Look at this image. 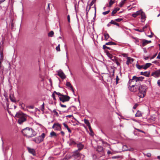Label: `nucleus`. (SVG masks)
Instances as JSON below:
<instances>
[{
	"label": "nucleus",
	"instance_id": "b1692460",
	"mask_svg": "<svg viewBox=\"0 0 160 160\" xmlns=\"http://www.w3.org/2000/svg\"><path fill=\"white\" fill-rule=\"evenodd\" d=\"M126 0H123L122 1L119 3V6L122 7L123 5L125 3Z\"/></svg>",
	"mask_w": 160,
	"mask_h": 160
},
{
	"label": "nucleus",
	"instance_id": "58836bf2",
	"mask_svg": "<svg viewBox=\"0 0 160 160\" xmlns=\"http://www.w3.org/2000/svg\"><path fill=\"white\" fill-rule=\"evenodd\" d=\"M103 48L104 49H105L106 48H107L109 50H110V48L109 47H107L106 46V44L105 45H104L103 46Z\"/></svg>",
	"mask_w": 160,
	"mask_h": 160
},
{
	"label": "nucleus",
	"instance_id": "a878e982",
	"mask_svg": "<svg viewBox=\"0 0 160 160\" xmlns=\"http://www.w3.org/2000/svg\"><path fill=\"white\" fill-rule=\"evenodd\" d=\"M116 43L112 42H110L106 43V45H116Z\"/></svg>",
	"mask_w": 160,
	"mask_h": 160
},
{
	"label": "nucleus",
	"instance_id": "4c0bfd02",
	"mask_svg": "<svg viewBox=\"0 0 160 160\" xmlns=\"http://www.w3.org/2000/svg\"><path fill=\"white\" fill-rule=\"evenodd\" d=\"M60 44H58V46L56 47V50L57 51H60Z\"/></svg>",
	"mask_w": 160,
	"mask_h": 160
},
{
	"label": "nucleus",
	"instance_id": "a18cd8bd",
	"mask_svg": "<svg viewBox=\"0 0 160 160\" xmlns=\"http://www.w3.org/2000/svg\"><path fill=\"white\" fill-rule=\"evenodd\" d=\"M117 12V11L114 10V9L112 12L111 15L112 16H113L114 14Z\"/></svg>",
	"mask_w": 160,
	"mask_h": 160
},
{
	"label": "nucleus",
	"instance_id": "2eb2a0df",
	"mask_svg": "<svg viewBox=\"0 0 160 160\" xmlns=\"http://www.w3.org/2000/svg\"><path fill=\"white\" fill-rule=\"evenodd\" d=\"M141 11V10L137 11L136 12H134L133 14H132V16L134 18H136L138 16V15H139L140 14Z\"/></svg>",
	"mask_w": 160,
	"mask_h": 160
},
{
	"label": "nucleus",
	"instance_id": "f3484780",
	"mask_svg": "<svg viewBox=\"0 0 160 160\" xmlns=\"http://www.w3.org/2000/svg\"><path fill=\"white\" fill-rule=\"evenodd\" d=\"M10 100L13 102H16V100L15 98L14 97L13 95H10L9 96Z\"/></svg>",
	"mask_w": 160,
	"mask_h": 160
},
{
	"label": "nucleus",
	"instance_id": "a19ab883",
	"mask_svg": "<svg viewBox=\"0 0 160 160\" xmlns=\"http://www.w3.org/2000/svg\"><path fill=\"white\" fill-rule=\"evenodd\" d=\"M110 12V10H109L107 11L103 12L102 14L104 15H106V14H108Z\"/></svg>",
	"mask_w": 160,
	"mask_h": 160
},
{
	"label": "nucleus",
	"instance_id": "ddd939ff",
	"mask_svg": "<svg viewBox=\"0 0 160 160\" xmlns=\"http://www.w3.org/2000/svg\"><path fill=\"white\" fill-rule=\"evenodd\" d=\"M133 61V59L130 57H128L127 58V61L126 62V64L129 65L130 63H131Z\"/></svg>",
	"mask_w": 160,
	"mask_h": 160
},
{
	"label": "nucleus",
	"instance_id": "ea45409f",
	"mask_svg": "<svg viewBox=\"0 0 160 160\" xmlns=\"http://www.w3.org/2000/svg\"><path fill=\"white\" fill-rule=\"evenodd\" d=\"M122 20L123 19L122 18H118L115 19V21L118 22H119Z\"/></svg>",
	"mask_w": 160,
	"mask_h": 160
},
{
	"label": "nucleus",
	"instance_id": "69168bd1",
	"mask_svg": "<svg viewBox=\"0 0 160 160\" xmlns=\"http://www.w3.org/2000/svg\"><path fill=\"white\" fill-rule=\"evenodd\" d=\"M156 55H157V54H154V55H153L151 57V59H152L154 58L156 56Z\"/></svg>",
	"mask_w": 160,
	"mask_h": 160
},
{
	"label": "nucleus",
	"instance_id": "f257e3e1",
	"mask_svg": "<svg viewBox=\"0 0 160 160\" xmlns=\"http://www.w3.org/2000/svg\"><path fill=\"white\" fill-rule=\"evenodd\" d=\"M144 78L143 77H137L136 76H133L132 79L130 80L128 83V86L129 87L130 90L132 92L137 91V89H136V88L135 89L134 88L135 86H137V85H135V84H133L131 86L130 85L132 84V82H133L134 81L136 82L140 81H142Z\"/></svg>",
	"mask_w": 160,
	"mask_h": 160
},
{
	"label": "nucleus",
	"instance_id": "9d476101",
	"mask_svg": "<svg viewBox=\"0 0 160 160\" xmlns=\"http://www.w3.org/2000/svg\"><path fill=\"white\" fill-rule=\"evenodd\" d=\"M77 147L78 149L77 150L79 151L82 149L84 147V145L82 144L81 142H79L77 144Z\"/></svg>",
	"mask_w": 160,
	"mask_h": 160
},
{
	"label": "nucleus",
	"instance_id": "aec40b11",
	"mask_svg": "<svg viewBox=\"0 0 160 160\" xmlns=\"http://www.w3.org/2000/svg\"><path fill=\"white\" fill-rule=\"evenodd\" d=\"M116 21H115V19L114 20H112L111 21V22H110V23H111V24L116 25L117 26L119 27V24L118 23L116 22Z\"/></svg>",
	"mask_w": 160,
	"mask_h": 160
},
{
	"label": "nucleus",
	"instance_id": "774afa93",
	"mask_svg": "<svg viewBox=\"0 0 160 160\" xmlns=\"http://www.w3.org/2000/svg\"><path fill=\"white\" fill-rule=\"evenodd\" d=\"M157 83L158 86H160V80H158V81Z\"/></svg>",
	"mask_w": 160,
	"mask_h": 160
},
{
	"label": "nucleus",
	"instance_id": "37998d69",
	"mask_svg": "<svg viewBox=\"0 0 160 160\" xmlns=\"http://www.w3.org/2000/svg\"><path fill=\"white\" fill-rule=\"evenodd\" d=\"M134 30L136 31H138L139 32H143V30H142V29L139 30L138 29H135Z\"/></svg>",
	"mask_w": 160,
	"mask_h": 160
},
{
	"label": "nucleus",
	"instance_id": "79ce46f5",
	"mask_svg": "<svg viewBox=\"0 0 160 160\" xmlns=\"http://www.w3.org/2000/svg\"><path fill=\"white\" fill-rule=\"evenodd\" d=\"M96 1V0H92V2H91V3L90 4V7H91V6H92L93 5V4Z\"/></svg>",
	"mask_w": 160,
	"mask_h": 160
},
{
	"label": "nucleus",
	"instance_id": "052dcab7",
	"mask_svg": "<svg viewBox=\"0 0 160 160\" xmlns=\"http://www.w3.org/2000/svg\"><path fill=\"white\" fill-rule=\"evenodd\" d=\"M93 7L94 8V10H95V16H96V6H95V4L94 5V6Z\"/></svg>",
	"mask_w": 160,
	"mask_h": 160
},
{
	"label": "nucleus",
	"instance_id": "864d4df0",
	"mask_svg": "<svg viewBox=\"0 0 160 160\" xmlns=\"http://www.w3.org/2000/svg\"><path fill=\"white\" fill-rule=\"evenodd\" d=\"M3 60H0V68H3L2 66V62Z\"/></svg>",
	"mask_w": 160,
	"mask_h": 160
},
{
	"label": "nucleus",
	"instance_id": "0e129e2a",
	"mask_svg": "<svg viewBox=\"0 0 160 160\" xmlns=\"http://www.w3.org/2000/svg\"><path fill=\"white\" fill-rule=\"evenodd\" d=\"M123 148H125V150H126V151L128 150V149H127V146H126V145L123 146Z\"/></svg>",
	"mask_w": 160,
	"mask_h": 160
},
{
	"label": "nucleus",
	"instance_id": "3c124183",
	"mask_svg": "<svg viewBox=\"0 0 160 160\" xmlns=\"http://www.w3.org/2000/svg\"><path fill=\"white\" fill-rule=\"evenodd\" d=\"M52 97L53 99L54 100H56V99L55 97V93H54V92H53V93L52 95Z\"/></svg>",
	"mask_w": 160,
	"mask_h": 160
},
{
	"label": "nucleus",
	"instance_id": "9b49d317",
	"mask_svg": "<svg viewBox=\"0 0 160 160\" xmlns=\"http://www.w3.org/2000/svg\"><path fill=\"white\" fill-rule=\"evenodd\" d=\"M27 149L30 153L32 154L33 156L36 155V152L35 149L33 148H31L29 147H28Z\"/></svg>",
	"mask_w": 160,
	"mask_h": 160
},
{
	"label": "nucleus",
	"instance_id": "473e14b6",
	"mask_svg": "<svg viewBox=\"0 0 160 160\" xmlns=\"http://www.w3.org/2000/svg\"><path fill=\"white\" fill-rule=\"evenodd\" d=\"M115 2L114 1L110 0L109 2V7H111L112 5Z\"/></svg>",
	"mask_w": 160,
	"mask_h": 160
},
{
	"label": "nucleus",
	"instance_id": "6e6d98bb",
	"mask_svg": "<svg viewBox=\"0 0 160 160\" xmlns=\"http://www.w3.org/2000/svg\"><path fill=\"white\" fill-rule=\"evenodd\" d=\"M138 105L137 104H135L133 106V108L134 109H135L137 108Z\"/></svg>",
	"mask_w": 160,
	"mask_h": 160
},
{
	"label": "nucleus",
	"instance_id": "393cba45",
	"mask_svg": "<svg viewBox=\"0 0 160 160\" xmlns=\"http://www.w3.org/2000/svg\"><path fill=\"white\" fill-rule=\"evenodd\" d=\"M51 112H53V113L54 114V115H56L57 117H58L59 116V114L56 111L55 109L53 110L52 111L51 110Z\"/></svg>",
	"mask_w": 160,
	"mask_h": 160
},
{
	"label": "nucleus",
	"instance_id": "6ab92c4d",
	"mask_svg": "<svg viewBox=\"0 0 160 160\" xmlns=\"http://www.w3.org/2000/svg\"><path fill=\"white\" fill-rule=\"evenodd\" d=\"M63 124L64 125V127L68 130V132L69 133H71L72 132L71 130L69 128L68 125L65 123H63Z\"/></svg>",
	"mask_w": 160,
	"mask_h": 160
},
{
	"label": "nucleus",
	"instance_id": "dca6fc26",
	"mask_svg": "<svg viewBox=\"0 0 160 160\" xmlns=\"http://www.w3.org/2000/svg\"><path fill=\"white\" fill-rule=\"evenodd\" d=\"M151 42V41L150 40L148 41L145 39H144L142 40V46H144L146 44L150 43Z\"/></svg>",
	"mask_w": 160,
	"mask_h": 160
},
{
	"label": "nucleus",
	"instance_id": "c03bdc74",
	"mask_svg": "<svg viewBox=\"0 0 160 160\" xmlns=\"http://www.w3.org/2000/svg\"><path fill=\"white\" fill-rule=\"evenodd\" d=\"M108 57L110 58L111 59V58L113 57V56L111 54L108 53Z\"/></svg>",
	"mask_w": 160,
	"mask_h": 160
},
{
	"label": "nucleus",
	"instance_id": "72a5a7b5",
	"mask_svg": "<svg viewBox=\"0 0 160 160\" xmlns=\"http://www.w3.org/2000/svg\"><path fill=\"white\" fill-rule=\"evenodd\" d=\"M54 93L55 94H56L57 95L59 96H60V97H61L63 95V94H61L59 92H57L56 91H55L54 92Z\"/></svg>",
	"mask_w": 160,
	"mask_h": 160
},
{
	"label": "nucleus",
	"instance_id": "c9c22d12",
	"mask_svg": "<svg viewBox=\"0 0 160 160\" xmlns=\"http://www.w3.org/2000/svg\"><path fill=\"white\" fill-rule=\"evenodd\" d=\"M136 66L137 67V68L139 69H141L143 67V65L141 66V65H138V64H136Z\"/></svg>",
	"mask_w": 160,
	"mask_h": 160
},
{
	"label": "nucleus",
	"instance_id": "8fccbe9b",
	"mask_svg": "<svg viewBox=\"0 0 160 160\" xmlns=\"http://www.w3.org/2000/svg\"><path fill=\"white\" fill-rule=\"evenodd\" d=\"M88 128H89V129L90 132H93V131H92V130L91 128V127L90 126V125L89 126H88Z\"/></svg>",
	"mask_w": 160,
	"mask_h": 160
},
{
	"label": "nucleus",
	"instance_id": "338daca9",
	"mask_svg": "<svg viewBox=\"0 0 160 160\" xmlns=\"http://www.w3.org/2000/svg\"><path fill=\"white\" fill-rule=\"evenodd\" d=\"M157 58L160 59V52H159L158 53V56L157 57Z\"/></svg>",
	"mask_w": 160,
	"mask_h": 160
},
{
	"label": "nucleus",
	"instance_id": "412c9836",
	"mask_svg": "<svg viewBox=\"0 0 160 160\" xmlns=\"http://www.w3.org/2000/svg\"><path fill=\"white\" fill-rule=\"evenodd\" d=\"M69 144L70 145H75L76 143L73 139H71L69 141Z\"/></svg>",
	"mask_w": 160,
	"mask_h": 160
},
{
	"label": "nucleus",
	"instance_id": "c756f323",
	"mask_svg": "<svg viewBox=\"0 0 160 160\" xmlns=\"http://www.w3.org/2000/svg\"><path fill=\"white\" fill-rule=\"evenodd\" d=\"M104 36L105 37V40H107L109 37V36L108 33L104 34Z\"/></svg>",
	"mask_w": 160,
	"mask_h": 160
},
{
	"label": "nucleus",
	"instance_id": "603ef678",
	"mask_svg": "<svg viewBox=\"0 0 160 160\" xmlns=\"http://www.w3.org/2000/svg\"><path fill=\"white\" fill-rule=\"evenodd\" d=\"M88 5L87 6L86 8V12H87V11L88 12H89V10L91 8V7H90V6L88 9Z\"/></svg>",
	"mask_w": 160,
	"mask_h": 160
},
{
	"label": "nucleus",
	"instance_id": "2f4dec72",
	"mask_svg": "<svg viewBox=\"0 0 160 160\" xmlns=\"http://www.w3.org/2000/svg\"><path fill=\"white\" fill-rule=\"evenodd\" d=\"M50 135L51 137L53 136H57L56 133L53 131H52L50 133Z\"/></svg>",
	"mask_w": 160,
	"mask_h": 160
},
{
	"label": "nucleus",
	"instance_id": "5701e85b",
	"mask_svg": "<svg viewBox=\"0 0 160 160\" xmlns=\"http://www.w3.org/2000/svg\"><path fill=\"white\" fill-rule=\"evenodd\" d=\"M135 116L136 117H141L142 116V113L140 111L138 110L136 113L135 114Z\"/></svg>",
	"mask_w": 160,
	"mask_h": 160
},
{
	"label": "nucleus",
	"instance_id": "7ed1b4c3",
	"mask_svg": "<svg viewBox=\"0 0 160 160\" xmlns=\"http://www.w3.org/2000/svg\"><path fill=\"white\" fill-rule=\"evenodd\" d=\"M135 89L136 88V89H137V90H138L139 91V93L138 94V96L140 98H143L145 94L146 88L145 86L143 85H140L139 86H135Z\"/></svg>",
	"mask_w": 160,
	"mask_h": 160
},
{
	"label": "nucleus",
	"instance_id": "680f3d73",
	"mask_svg": "<svg viewBox=\"0 0 160 160\" xmlns=\"http://www.w3.org/2000/svg\"><path fill=\"white\" fill-rule=\"evenodd\" d=\"M118 66H119L120 65V63L118 62L117 60L115 62Z\"/></svg>",
	"mask_w": 160,
	"mask_h": 160
},
{
	"label": "nucleus",
	"instance_id": "bb28decb",
	"mask_svg": "<svg viewBox=\"0 0 160 160\" xmlns=\"http://www.w3.org/2000/svg\"><path fill=\"white\" fill-rule=\"evenodd\" d=\"M84 123L87 125L88 126H89L90 125V122H89L88 120L86 119H84Z\"/></svg>",
	"mask_w": 160,
	"mask_h": 160
},
{
	"label": "nucleus",
	"instance_id": "4d7b16f0",
	"mask_svg": "<svg viewBox=\"0 0 160 160\" xmlns=\"http://www.w3.org/2000/svg\"><path fill=\"white\" fill-rule=\"evenodd\" d=\"M60 106L61 107H62V108H66V105H63V104H61V103H60Z\"/></svg>",
	"mask_w": 160,
	"mask_h": 160
},
{
	"label": "nucleus",
	"instance_id": "5fc2aeb1",
	"mask_svg": "<svg viewBox=\"0 0 160 160\" xmlns=\"http://www.w3.org/2000/svg\"><path fill=\"white\" fill-rule=\"evenodd\" d=\"M136 129L139 132H142L143 133H145V132L144 131H142L141 130H140L138 129H137V128H136Z\"/></svg>",
	"mask_w": 160,
	"mask_h": 160
},
{
	"label": "nucleus",
	"instance_id": "4468645a",
	"mask_svg": "<svg viewBox=\"0 0 160 160\" xmlns=\"http://www.w3.org/2000/svg\"><path fill=\"white\" fill-rule=\"evenodd\" d=\"M61 129V125L58 123H56L55 130H60Z\"/></svg>",
	"mask_w": 160,
	"mask_h": 160
},
{
	"label": "nucleus",
	"instance_id": "e2e57ef3",
	"mask_svg": "<svg viewBox=\"0 0 160 160\" xmlns=\"http://www.w3.org/2000/svg\"><path fill=\"white\" fill-rule=\"evenodd\" d=\"M119 158V156H113V157H112V159L117 158Z\"/></svg>",
	"mask_w": 160,
	"mask_h": 160
},
{
	"label": "nucleus",
	"instance_id": "f704fd0d",
	"mask_svg": "<svg viewBox=\"0 0 160 160\" xmlns=\"http://www.w3.org/2000/svg\"><path fill=\"white\" fill-rule=\"evenodd\" d=\"M111 59L115 62L117 60V58L113 56Z\"/></svg>",
	"mask_w": 160,
	"mask_h": 160
},
{
	"label": "nucleus",
	"instance_id": "0eeeda50",
	"mask_svg": "<svg viewBox=\"0 0 160 160\" xmlns=\"http://www.w3.org/2000/svg\"><path fill=\"white\" fill-rule=\"evenodd\" d=\"M59 100L63 102H65L68 101L70 99V97L66 95H62L59 97Z\"/></svg>",
	"mask_w": 160,
	"mask_h": 160
},
{
	"label": "nucleus",
	"instance_id": "f03ea898",
	"mask_svg": "<svg viewBox=\"0 0 160 160\" xmlns=\"http://www.w3.org/2000/svg\"><path fill=\"white\" fill-rule=\"evenodd\" d=\"M22 132L28 138H32L37 135L36 132L31 128L27 127L22 130Z\"/></svg>",
	"mask_w": 160,
	"mask_h": 160
},
{
	"label": "nucleus",
	"instance_id": "de8ad7c7",
	"mask_svg": "<svg viewBox=\"0 0 160 160\" xmlns=\"http://www.w3.org/2000/svg\"><path fill=\"white\" fill-rule=\"evenodd\" d=\"M148 25L147 24H146L144 27H143V28H142V29L143 30V32L144 31V29H145L147 28H148Z\"/></svg>",
	"mask_w": 160,
	"mask_h": 160
},
{
	"label": "nucleus",
	"instance_id": "20e7f679",
	"mask_svg": "<svg viewBox=\"0 0 160 160\" xmlns=\"http://www.w3.org/2000/svg\"><path fill=\"white\" fill-rule=\"evenodd\" d=\"M72 153V157L76 160H84V155L80 153L78 150H75Z\"/></svg>",
	"mask_w": 160,
	"mask_h": 160
},
{
	"label": "nucleus",
	"instance_id": "423d86ee",
	"mask_svg": "<svg viewBox=\"0 0 160 160\" xmlns=\"http://www.w3.org/2000/svg\"><path fill=\"white\" fill-rule=\"evenodd\" d=\"M45 136V134L44 133H43L41 135L33 138L32 139V141L35 142L37 143H39L43 141Z\"/></svg>",
	"mask_w": 160,
	"mask_h": 160
},
{
	"label": "nucleus",
	"instance_id": "49530a36",
	"mask_svg": "<svg viewBox=\"0 0 160 160\" xmlns=\"http://www.w3.org/2000/svg\"><path fill=\"white\" fill-rule=\"evenodd\" d=\"M152 65L151 63H148L145 64V65L146 66L147 68H149Z\"/></svg>",
	"mask_w": 160,
	"mask_h": 160
},
{
	"label": "nucleus",
	"instance_id": "13d9d810",
	"mask_svg": "<svg viewBox=\"0 0 160 160\" xmlns=\"http://www.w3.org/2000/svg\"><path fill=\"white\" fill-rule=\"evenodd\" d=\"M67 19L68 21L69 22H70V17L69 15H68L67 16Z\"/></svg>",
	"mask_w": 160,
	"mask_h": 160
},
{
	"label": "nucleus",
	"instance_id": "4be33fe9",
	"mask_svg": "<svg viewBox=\"0 0 160 160\" xmlns=\"http://www.w3.org/2000/svg\"><path fill=\"white\" fill-rule=\"evenodd\" d=\"M97 151L100 152H103V147L101 146H98L97 148Z\"/></svg>",
	"mask_w": 160,
	"mask_h": 160
},
{
	"label": "nucleus",
	"instance_id": "f8f14e48",
	"mask_svg": "<svg viewBox=\"0 0 160 160\" xmlns=\"http://www.w3.org/2000/svg\"><path fill=\"white\" fill-rule=\"evenodd\" d=\"M141 15V22H144L145 21L146 18L145 13L141 11L140 14Z\"/></svg>",
	"mask_w": 160,
	"mask_h": 160
},
{
	"label": "nucleus",
	"instance_id": "a211bd4d",
	"mask_svg": "<svg viewBox=\"0 0 160 160\" xmlns=\"http://www.w3.org/2000/svg\"><path fill=\"white\" fill-rule=\"evenodd\" d=\"M140 74L141 75H144L147 77H149L150 75V72H141L140 73Z\"/></svg>",
	"mask_w": 160,
	"mask_h": 160
},
{
	"label": "nucleus",
	"instance_id": "c85d7f7f",
	"mask_svg": "<svg viewBox=\"0 0 160 160\" xmlns=\"http://www.w3.org/2000/svg\"><path fill=\"white\" fill-rule=\"evenodd\" d=\"M0 60H3V53L2 51H1L0 52Z\"/></svg>",
	"mask_w": 160,
	"mask_h": 160
},
{
	"label": "nucleus",
	"instance_id": "1a4fd4ad",
	"mask_svg": "<svg viewBox=\"0 0 160 160\" xmlns=\"http://www.w3.org/2000/svg\"><path fill=\"white\" fill-rule=\"evenodd\" d=\"M151 75L155 78H157L160 76V69L152 72L151 74Z\"/></svg>",
	"mask_w": 160,
	"mask_h": 160
},
{
	"label": "nucleus",
	"instance_id": "cd10ccee",
	"mask_svg": "<svg viewBox=\"0 0 160 160\" xmlns=\"http://www.w3.org/2000/svg\"><path fill=\"white\" fill-rule=\"evenodd\" d=\"M67 86L69 87L70 88L72 87V86L69 82H67L66 83Z\"/></svg>",
	"mask_w": 160,
	"mask_h": 160
},
{
	"label": "nucleus",
	"instance_id": "39448f33",
	"mask_svg": "<svg viewBox=\"0 0 160 160\" xmlns=\"http://www.w3.org/2000/svg\"><path fill=\"white\" fill-rule=\"evenodd\" d=\"M15 117L19 118L18 122L19 124H22L23 122L26 120L24 115L22 112H18L15 115Z\"/></svg>",
	"mask_w": 160,
	"mask_h": 160
},
{
	"label": "nucleus",
	"instance_id": "09e8293b",
	"mask_svg": "<svg viewBox=\"0 0 160 160\" xmlns=\"http://www.w3.org/2000/svg\"><path fill=\"white\" fill-rule=\"evenodd\" d=\"M119 78H118V76H117L116 78V84H117L118 83V81L119 80Z\"/></svg>",
	"mask_w": 160,
	"mask_h": 160
},
{
	"label": "nucleus",
	"instance_id": "7c9ffc66",
	"mask_svg": "<svg viewBox=\"0 0 160 160\" xmlns=\"http://www.w3.org/2000/svg\"><path fill=\"white\" fill-rule=\"evenodd\" d=\"M54 33V32L52 31H51L48 33V36L50 37H52Z\"/></svg>",
	"mask_w": 160,
	"mask_h": 160
},
{
	"label": "nucleus",
	"instance_id": "e433bc0d",
	"mask_svg": "<svg viewBox=\"0 0 160 160\" xmlns=\"http://www.w3.org/2000/svg\"><path fill=\"white\" fill-rule=\"evenodd\" d=\"M41 110L42 112H44V103L43 102L41 106Z\"/></svg>",
	"mask_w": 160,
	"mask_h": 160
},
{
	"label": "nucleus",
	"instance_id": "6e6552de",
	"mask_svg": "<svg viewBox=\"0 0 160 160\" xmlns=\"http://www.w3.org/2000/svg\"><path fill=\"white\" fill-rule=\"evenodd\" d=\"M57 72H58V75L62 79H63L66 78V76L63 72L62 70H59Z\"/></svg>",
	"mask_w": 160,
	"mask_h": 160
},
{
	"label": "nucleus",
	"instance_id": "bf43d9fd",
	"mask_svg": "<svg viewBox=\"0 0 160 160\" xmlns=\"http://www.w3.org/2000/svg\"><path fill=\"white\" fill-rule=\"evenodd\" d=\"M146 156L148 157H150L151 156V154L150 153H148L146 154Z\"/></svg>",
	"mask_w": 160,
	"mask_h": 160
}]
</instances>
